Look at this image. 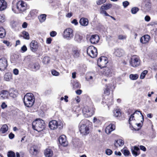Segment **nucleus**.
<instances>
[{
  "mask_svg": "<svg viewBox=\"0 0 157 157\" xmlns=\"http://www.w3.org/2000/svg\"><path fill=\"white\" fill-rule=\"evenodd\" d=\"M29 7L26 2L20 1L16 5H13L12 10L14 13H18L25 11Z\"/></svg>",
  "mask_w": 157,
  "mask_h": 157,
  "instance_id": "f257e3e1",
  "label": "nucleus"
},
{
  "mask_svg": "<svg viewBox=\"0 0 157 157\" xmlns=\"http://www.w3.org/2000/svg\"><path fill=\"white\" fill-rule=\"evenodd\" d=\"M32 127L33 129L40 132L45 128V123L42 120L40 119H37L33 122Z\"/></svg>",
  "mask_w": 157,
  "mask_h": 157,
  "instance_id": "f03ea898",
  "label": "nucleus"
},
{
  "mask_svg": "<svg viewBox=\"0 0 157 157\" xmlns=\"http://www.w3.org/2000/svg\"><path fill=\"white\" fill-rule=\"evenodd\" d=\"M67 49L71 52L72 55L75 58L78 57L80 54L81 50L77 46L72 44H68L67 45Z\"/></svg>",
  "mask_w": 157,
  "mask_h": 157,
  "instance_id": "7ed1b4c3",
  "label": "nucleus"
},
{
  "mask_svg": "<svg viewBox=\"0 0 157 157\" xmlns=\"http://www.w3.org/2000/svg\"><path fill=\"white\" fill-rule=\"evenodd\" d=\"M24 103L25 106L30 107L33 106L35 101V98L31 93L26 94L24 97Z\"/></svg>",
  "mask_w": 157,
  "mask_h": 157,
  "instance_id": "20e7f679",
  "label": "nucleus"
},
{
  "mask_svg": "<svg viewBox=\"0 0 157 157\" xmlns=\"http://www.w3.org/2000/svg\"><path fill=\"white\" fill-rule=\"evenodd\" d=\"M63 38L68 40H70L73 39L74 36V31L71 28L65 29L62 33Z\"/></svg>",
  "mask_w": 157,
  "mask_h": 157,
  "instance_id": "39448f33",
  "label": "nucleus"
},
{
  "mask_svg": "<svg viewBox=\"0 0 157 157\" xmlns=\"http://www.w3.org/2000/svg\"><path fill=\"white\" fill-rule=\"evenodd\" d=\"M85 120L82 121L79 125V130L82 136H86L90 132V128L88 125L85 124H82Z\"/></svg>",
  "mask_w": 157,
  "mask_h": 157,
  "instance_id": "423d86ee",
  "label": "nucleus"
},
{
  "mask_svg": "<svg viewBox=\"0 0 157 157\" xmlns=\"http://www.w3.org/2000/svg\"><path fill=\"white\" fill-rule=\"evenodd\" d=\"M83 114L85 117H88L91 116L94 113V109L91 107L85 106L82 109Z\"/></svg>",
  "mask_w": 157,
  "mask_h": 157,
  "instance_id": "0eeeda50",
  "label": "nucleus"
},
{
  "mask_svg": "<svg viewBox=\"0 0 157 157\" xmlns=\"http://www.w3.org/2000/svg\"><path fill=\"white\" fill-rule=\"evenodd\" d=\"M108 62V59L106 57L102 56L98 59L97 63L98 66L101 69H102L106 67Z\"/></svg>",
  "mask_w": 157,
  "mask_h": 157,
  "instance_id": "6e6552de",
  "label": "nucleus"
},
{
  "mask_svg": "<svg viewBox=\"0 0 157 157\" xmlns=\"http://www.w3.org/2000/svg\"><path fill=\"white\" fill-rule=\"evenodd\" d=\"M87 52L88 55L92 58L95 57L98 54L97 48L93 46H90L87 48Z\"/></svg>",
  "mask_w": 157,
  "mask_h": 157,
  "instance_id": "1a4fd4ad",
  "label": "nucleus"
},
{
  "mask_svg": "<svg viewBox=\"0 0 157 157\" xmlns=\"http://www.w3.org/2000/svg\"><path fill=\"white\" fill-rule=\"evenodd\" d=\"M130 63L132 67H136L140 65V60L137 56L134 55L132 56Z\"/></svg>",
  "mask_w": 157,
  "mask_h": 157,
  "instance_id": "9d476101",
  "label": "nucleus"
},
{
  "mask_svg": "<svg viewBox=\"0 0 157 157\" xmlns=\"http://www.w3.org/2000/svg\"><path fill=\"white\" fill-rule=\"evenodd\" d=\"M49 128L52 130H55L58 128L59 129L62 128L63 126L61 124H59L57 122L56 120H52L49 123Z\"/></svg>",
  "mask_w": 157,
  "mask_h": 157,
  "instance_id": "9b49d317",
  "label": "nucleus"
},
{
  "mask_svg": "<svg viewBox=\"0 0 157 157\" xmlns=\"http://www.w3.org/2000/svg\"><path fill=\"white\" fill-rule=\"evenodd\" d=\"M139 113H140V115H141V116H140V117H142V120H141V122H143L144 121V117L143 115H142L141 112L140 111L136 110L133 114L131 115V116L129 119L128 122L130 125H132V123L131 122L132 121H134V120H135V119L134 118V115H136L137 114H138Z\"/></svg>",
  "mask_w": 157,
  "mask_h": 157,
  "instance_id": "f8f14e48",
  "label": "nucleus"
},
{
  "mask_svg": "<svg viewBox=\"0 0 157 157\" xmlns=\"http://www.w3.org/2000/svg\"><path fill=\"white\" fill-rule=\"evenodd\" d=\"M31 50L33 52H35L37 51L38 48V44L37 41L33 40L30 44Z\"/></svg>",
  "mask_w": 157,
  "mask_h": 157,
  "instance_id": "ddd939ff",
  "label": "nucleus"
},
{
  "mask_svg": "<svg viewBox=\"0 0 157 157\" xmlns=\"http://www.w3.org/2000/svg\"><path fill=\"white\" fill-rule=\"evenodd\" d=\"M125 54L124 50L121 48L115 49L114 54L116 56L120 57L123 56Z\"/></svg>",
  "mask_w": 157,
  "mask_h": 157,
  "instance_id": "4468645a",
  "label": "nucleus"
},
{
  "mask_svg": "<svg viewBox=\"0 0 157 157\" xmlns=\"http://www.w3.org/2000/svg\"><path fill=\"white\" fill-rule=\"evenodd\" d=\"M59 143L63 146H66L67 145L66 137L64 135H61L59 137Z\"/></svg>",
  "mask_w": 157,
  "mask_h": 157,
  "instance_id": "2eb2a0df",
  "label": "nucleus"
},
{
  "mask_svg": "<svg viewBox=\"0 0 157 157\" xmlns=\"http://www.w3.org/2000/svg\"><path fill=\"white\" fill-rule=\"evenodd\" d=\"M7 65V60L6 58L0 59V69H6Z\"/></svg>",
  "mask_w": 157,
  "mask_h": 157,
  "instance_id": "dca6fc26",
  "label": "nucleus"
},
{
  "mask_svg": "<svg viewBox=\"0 0 157 157\" xmlns=\"http://www.w3.org/2000/svg\"><path fill=\"white\" fill-rule=\"evenodd\" d=\"M9 93L10 96L13 98L16 97L18 94L17 90L14 88L10 89Z\"/></svg>",
  "mask_w": 157,
  "mask_h": 157,
  "instance_id": "f3484780",
  "label": "nucleus"
},
{
  "mask_svg": "<svg viewBox=\"0 0 157 157\" xmlns=\"http://www.w3.org/2000/svg\"><path fill=\"white\" fill-rule=\"evenodd\" d=\"M150 39V36L148 35H145L142 36L140 39V41L142 44L148 43Z\"/></svg>",
  "mask_w": 157,
  "mask_h": 157,
  "instance_id": "a211bd4d",
  "label": "nucleus"
},
{
  "mask_svg": "<svg viewBox=\"0 0 157 157\" xmlns=\"http://www.w3.org/2000/svg\"><path fill=\"white\" fill-rule=\"evenodd\" d=\"M99 40V36L97 35H95L91 36L90 40L92 44H95L98 42Z\"/></svg>",
  "mask_w": 157,
  "mask_h": 157,
  "instance_id": "6ab92c4d",
  "label": "nucleus"
},
{
  "mask_svg": "<svg viewBox=\"0 0 157 157\" xmlns=\"http://www.w3.org/2000/svg\"><path fill=\"white\" fill-rule=\"evenodd\" d=\"M115 127L114 124H110L107 126L105 129V132L108 134H109L115 129Z\"/></svg>",
  "mask_w": 157,
  "mask_h": 157,
  "instance_id": "aec40b11",
  "label": "nucleus"
},
{
  "mask_svg": "<svg viewBox=\"0 0 157 157\" xmlns=\"http://www.w3.org/2000/svg\"><path fill=\"white\" fill-rule=\"evenodd\" d=\"M29 152L32 155H36L38 153V147L35 145L32 146L30 148Z\"/></svg>",
  "mask_w": 157,
  "mask_h": 157,
  "instance_id": "412c9836",
  "label": "nucleus"
},
{
  "mask_svg": "<svg viewBox=\"0 0 157 157\" xmlns=\"http://www.w3.org/2000/svg\"><path fill=\"white\" fill-rule=\"evenodd\" d=\"M9 91L7 90H2L1 91L0 94V98L2 99H6L8 98Z\"/></svg>",
  "mask_w": 157,
  "mask_h": 157,
  "instance_id": "4be33fe9",
  "label": "nucleus"
},
{
  "mask_svg": "<svg viewBox=\"0 0 157 157\" xmlns=\"http://www.w3.org/2000/svg\"><path fill=\"white\" fill-rule=\"evenodd\" d=\"M4 79L6 81H10L12 79V74L11 73L8 72L6 73L4 77Z\"/></svg>",
  "mask_w": 157,
  "mask_h": 157,
  "instance_id": "5701e85b",
  "label": "nucleus"
},
{
  "mask_svg": "<svg viewBox=\"0 0 157 157\" xmlns=\"http://www.w3.org/2000/svg\"><path fill=\"white\" fill-rule=\"evenodd\" d=\"M111 87V85L110 84L105 85V88L104 90V94L107 95H109L110 93V88Z\"/></svg>",
  "mask_w": 157,
  "mask_h": 157,
  "instance_id": "b1692460",
  "label": "nucleus"
},
{
  "mask_svg": "<svg viewBox=\"0 0 157 157\" xmlns=\"http://www.w3.org/2000/svg\"><path fill=\"white\" fill-rule=\"evenodd\" d=\"M44 154L46 157H51L52 156L53 152L51 149L47 148L45 150Z\"/></svg>",
  "mask_w": 157,
  "mask_h": 157,
  "instance_id": "393cba45",
  "label": "nucleus"
},
{
  "mask_svg": "<svg viewBox=\"0 0 157 157\" xmlns=\"http://www.w3.org/2000/svg\"><path fill=\"white\" fill-rule=\"evenodd\" d=\"M73 88V89H75L78 88H80L81 87V85L80 83L76 80H75L72 81L71 82Z\"/></svg>",
  "mask_w": 157,
  "mask_h": 157,
  "instance_id": "a878e982",
  "label": "nucleus"
},
{
  "mask_svg": "<svg viewBox=\"0 0 157 157\" xmlns=\"http://www.w3.org/2000/svg\"><path fill=\"white\" fill-rule=\"evenodd\" d=\"M79 23L82 25L86 26L88 25V21L87 18L82 17L80 20Z\"/></svg>",
  "mask_w": 157,
  "mask_h": 157,
  "instance_id": "bb28decb",
  "label": "nucleus"
},
{
  "mask_svg": "<svg viewBox=\"0 0 157 157\" xmlns=\"http://www.w3.org/2000/svg\"><path fill=\"white\" fill-rule=\"evenodd\" d=\"M6 3L4 0H0V11H2L6 9Z\"/></svg>",
  "mask_w": 157,
  "mask_h": 157,
  "instance_id": "cd10ccee",
  "label": "nucleus"
},
{
  "mask_svg": "<svg viewBox=\"0 0 157 157\" xmlns=\"http://www.w3.org/2000/svg\"><path fill=\"white\" fill-rule=\"evenodd\" d=\"M82 39V36L79 34L78 33L75 34L74 39L75 41L78 43H80Z\"/></svg>",
  "mask_w": 157,
  "mask_h": 157,
  "instance_id": "c85d7f7f",
  "label": "nucleus"
},
{
  "mask_svg": "<svg viewBox=\"0 0 157 157\" xmlns=\"http://www.w3.org/2000/svg\"><path fill=\"white\" fill-rule=\"evenodd\" d=\"M114 144L116 147L122 146L124 144V141L122 140L119 139L116 141Z\"/></svg>",
  "mask_w": 157,
  "mask_h": 157,
  "instance_id": "c756f323",
  "label": "nucleus"
},
{
  "mask_svg": "<svg viewBox=\"0 0 157 157\" xmlns=\"http://www.w3.org/2000/svg\"><path fill=\"white\" fill-rule=\"evenodd\" d=\"M151 5L150 3H146L144 7V11L145 12L149 11L151 10Z\"/></svg>",
  "mask_w": 157,
  "mask_h": 157,
  "instance_id": "7c9ffc66",
  "label": "nucleus"
},
{
  "mask_svg": "<svg viewBox=\"0 0 157 157\" xmlns=\"http://www.w3.org/2000/svg\"><path fill=\"white\" fill-rule=\"evenodd\" d=\"M6 33L5 29L2 27H0V37L2 38L5 37Z\"/></svg>",
  "mask_w": 157,
  "mask_h": 157,
  "instance_id": "2f4dec72",
  "label": "nucleus"
},
{
  "mask_svg": "<svg viewBox=\"0 0 157 157\" xmlns=\"http://www.w3.org/2000/svg\"><path fill=\"white\" fill-rule=\"evenodd\" d=\"M8 129V126L6 124H4L1 128L0 131L3 133H4L6 132Z\"/></svg>",
  "mask_w": 157,
  "mask_h": 157,
  "instance_id": "473e14b6",
  "label": "nucleus"
},
{
  "mask_svg": "<svg viewBox=\"0 0 157 157\" xmlns=\"http://www.w3.org/2000/svg\"><path fill=\"white\" fill-rule=\"evenodd\" d=\"M46 15L45 14L40 15L38 17V19L40 22L42 23L44 22L45 19Z\"/></svg>",
  "mask_w": 157,
  "mask_h": 157,
  "instance_id": "72a5a7b5",
  "label": "nucleus"
},
{
  "mask_svg": "<svg viewBox=\"0 0 157 157\" xmlns=\"http://www.w3.org/2000/svg\"><path fill=\"white\" fill-rule=\"evenodd\" d=\"M111 7L112 5L108 3L106 4H104L101 7V9H104L105 10H107L111 8Z\"/></svg>",
  "mask_w": 157,
  "mask_h": 157,
  "instance_id": "f704fd0d",
  "label": "nucleus"
},
{
  "mask_svg": "<svg viewBox=\"0 0 157 157\" xmlns=\"http://www.w3.org/2000/svg\"><path fill=\"white\" fill-rule=\"evenodd\" d=\"M103 74L106 76H111V73H110V69H103Z\"/></svg>",
  "mask_w": 157,
  "mask_h": 157,
  "instance_id": "c9c22d12",
  "label": "nucleus"
},
{
  "mask_svg": "<svg viewBox=\"0 0 157 157\" xmlns=\"http://www.w3.org/2000/svg\"><path fill=\"white\" fill-rule=\"evenodd\" d=\"M105 103L108 105H110L112 104L113 103L112 97H111V98L109 99L107 98V100H106Z\"/></svg>",
  "mask_w": 157,
  "mask_h": 157,
  "instance_id": "e433bc0d",
  "label": "nucleus"
},
{
  "mask_svg": "<svg viewBox=\"0 0 157 157\" xmlns=\"http://www.w3.org/2000/svg\"><path fill=\"white\" fill-rule=\"evenodd\" d=\"M22 34L24 38L27 40L29 39V35L28 32L24 31L23 32Z\"/></svg>",
  "mask_w": 157,
  "mask_h": 157,
  "instance_id": "4c0bfd02",
  "label": "nucleus"
},
{
  "mask_svg": "<svg viewBox=\"0 0 157 157\" xmlns=\"http://www.w3.org/2000/svg\"><path fill=\"white\" fill-rule=\"evenodd\" d=\"M139 77L138 75L137 74H131L129 75L130 78L132 80H136Z\"/></svg>",
  "mask_w": 157,
  "mask_h": 157,
  "instance_id": "58836bf2",
  "label": "nucleus"
},
{
  "mask_svg": "<svg viewBox=\"0 0 157 157\" xmlns=\"http://www.w3.org/2000/svg\"><path fill=\"white\" fill-rule=\"evenodd\" d=\"M49 61L50 58L48 56H46L43 59V62L45 64L48 63Z\"/></svg>",
  "mask_w": 157,
  "mask_h": 157,
  "instance_id": "ea45409f",
  "label": "nucleus"
},
{
  "mask_svg": "<svg viewBox=\"0 0 157 157\" xmlns=\"http://www.w3.org/2000/svg\"><path fill=\"white\" fill-rule=\"evenodd\" d=\"M139 10V9L138 7H134L131 9V12L132 14H135Z\"/></svg>",
  "mask_w": 157,
  "mask_h": 157,
  "instance_id": "a19ab883",
  "label": "nucleus"
},
{
  "mask_svg": "<svg viewBox=\"0 0 157 157\" xmlns=\"http://www.w3.org/2000/svg\"><path fill=\"white\" fill-rule=\"evenodd\" d=\"M148 71L144 70L141 74L140 78L141 79H144L145 77V75L147 74Z\"/></svg>",
  "mask_w": 157,
  "mask_h": 157,
  "instance_id": "79ce46f5",
  "label": "nucleus"
},
{
  "mask_svg": "<svg viewBox=\"0 0 157 157\" xmlns=\"http://www.w3.org/2000/svg\"><path fill=\"white\" fill-rule=\"evenodd\" d=\"M114 116L115 117H117L121 115V113L119 110H116L113 111Z\"/></svg>",
  "mask_w": 157,
  "mask_h": 157,
  "instance_id": "37998d69",
  "label": "nucleus"
},
{
  "mask_svg": "<svg viewBox=\"0 0 157 157\" xmlns=\"http://www.w3.org/2000/svg\"><path fill=\"white\" fill-rule=\"evenodd\" d=\"M7 155L8 157H16L15 153L12 151L8 152Z\"/></svg>",
  "mask_w": 157,
  "mask_h": 157,
  "instance_id": "c03bdc74",
  "label": "nucleus"
},
{
  "mask_svg": "<svg viewBox=\"0 0 157 157\" xmlns=\"http://www.w3.org/2000/svg\"><path fill=\"white\" fill-rule=\"evenodd\" d=\"M40 65L38 63H36L33 64L32 67H31L32 68L39 69L40 68Z\"/></svg>",
  "mask_w": 157,
  "mask_h": 157,
  "instance_id": "a18cd8bd",
  "label": "nucleus"
},
{
  "mask_svg": "<svg viewBox=\"0 0 157 157\" xmlns=\"http://www.w3.org/2000/svg\"><path fill=\"white\" fill-rule=\"evenodd\" d=\"M5 21V16L3 14H0V23H2Z\"/></svg>",
  "mask_w": 157,
  "mask_h": 157,
  "instance_id": "49530a36",
  "label": "nucleus"
},
{
  "mask_svg": "<svg viewBox=\"0 0 157 157\" xmlns=\"http://www.w3.org/2000/svg\"><path fill=\"white\" fill-rule=\"evenodd\" d=\"M106 1V0H97L96 3L98 5H100L104 3Z\"/></svg>",
  "mask_w": 157,
  "mask_h": 157,
  "instance_id": "de8ad7c7",
  "label": "nucleus"
},
{
  "mask_svg": "<svg viewBox=\"0 0 157 157\" xmlns=\"http://www.w3.org/2000/svg\"><path fill=\"white\" fill-rule=\"evenodd\" d=\"M126 37V35H120L118 36V39L121 40L125 39Z\"/></svg>",
  "mask_w": 157,
  "mask_h": 157,
  "instance_id": "09e8293b",
  "label": "nucleus"
},
{
  "mask_svg": "<svg viewBox=\"0 0 157 157\" xmlns=\"http://www.w3.org/2000/svg\"><path fill=\"white\" fill-rule=\"evenodd\" d=\"M131 151L132 154L135 156H137L140 154V152H137L135 151H134V150H133V148H132Z\"/></svg>",
  "mask_w": 157,
  "mask_h": 157,
  "instance_id": "8fccbe9b",
  "label": "nucleus"
},
{
  "mask_svg": "<svg viewBox=\"0 0 157 157\" xmlns=\"http://www.w3.org/2000/svg\"><path fill=\"white\" fill-rule=\"evenodd\" d=\"M112 153L113 151L109 149H107L105 150V153L107 155H110Z\"/></svg>",
  "mask_w": 157,
  "mask_h": 157,
  "instance_id": "3c124183",
  "label": "nucleus"
},
{
  "mask_svg": "<svg viewBox=\"0 0 157 157\" xmlns=\"http://www.w3.org/2000/svg\"><path fill=\"white\" fill-rule=\"evenodd\" d=\"M51 72L53 75L57 76L59 75V73L54 69Z\"/></svg>",
  "mask_w": 157,
  "mask_h": 157,
  "instance_id": "603ef678",
  "label": "nucleus"
},
{
  "mask_svg": "<svg viewBox=\"0 0 157 157\" xmlns=\"http://www.w3.org/2000/svg\"><path fill=\"white\" fill-rule=\"evenodd\" d=\"M50 36L52 37L55 36L57 35V33L55 31H52L50 33Z\"/></svg>",
  "mask_w": 157,
  "mask_h": 157,
  "instance_id": "864d4df0",
  "label": "nucleus"
},
{
  "mask_svg": "<svg viewBox=\"0 0 157 157\" xmlns=\"http://www.w3.org/2000/svg\"><path fill=\"white\" fill-rule=\"evenodd\" d=\"M129 4V2L127 1H125L123 2V5L124 8H126Z\"/></svg>",
  "mask_w": 157,
  "mask_h": 157,
  "instance_id": "5fc2aeb1",
  "label": "nucleus"
},
{
  "mask_svg": "<svg viewBox=\"0 0 157 157\" xmlns=\"http://www.w3.org/2000/svg\"><path fill=\"white\" fill-rule=\"evenodd\" d=\"M3 43L4 44H6V45L8 47H10L11 45V43L7 40H4L3 41Z\"/></svg>",
  "mask_w": 157,
  "mask_h": 157,
  "instance_id": "6e6d98bb",
  "label": "nucleus"
},
{
  "mask_svg": "<svg viewBox=\"0 0 157 157\" xmlns=\"http://www.w3.org/2000/svg\"><path fill=\"white\" fill-rule=\"evenodd\" d=\"M93 77L91 76L87 75L86 77V79L88 81H90L92 80Z\"/></svg>",
  "mask_w": 157,
  "mask_h": 157,
  "instance_id": "4d7b16f0",
  "label": "nucleus"
},
{
  "mask_svg": "<svg viewBox=\"0 0 157 157\" xmlns=\"http://www.w3.org/2000/svg\"><path fill=\"white\" fill-rule=\"evenodd\" d=\"M123 154L125 156H128L129 155V151L127 150H124Z\"/></svg>",
  "mask_w": 157,
  "mask_h": 157,
  "instance_id": "13d9d810",
  "label": "nucleus"
},
{
  "mask_svg": "<svg viewBox=\"0 0 157 157\" xmlns=\"http://www.w3.org/2000/svg\"><path fill=\"white\" fill-rule=\"evenodd\" d=\"M144 20L145 21L149 22L151 20V18L149 16L147 15L145 17Z\"/></svg>",
  "mask_w": 157,
  "mask_h": 157,
  "instance_id": "bf43d9fd",
  "label": "nucleus"
},
{
  "mask_svg": "<svg viewBox=\"0 0 157 157\" xmlns=\"http://www.w3.org/2000/svg\"><path fill=\"white\" fill-rule=\"evenodd\" d=\"M133 150L139 152H140L139 148L136 146H134L133 147Z\"/></svg>",
  "mask_w": 157,
  "mask_h": 157,
  "instance_id": "052dcab7",
  "label": "nucleus"
},
{
  "mask_svg": "<svg viewBox=\"0 0 157 157\" xmlns=\"http://www.w3.org/2000/svg\"><path fill=\"white\" fill-rule=\"evenodd\" d=\"M52 39L51 37H49L47 39L46 43L47 44H50L51 43Z\"/></svg>",
  "mask_w": 157,
  "mask_h": 157,
  "instance_id": "680f3d73",
  "label": "nucleus"
},
{
  "mask_svg": "<svg viewBox=\"0 0 157 157\" xmlns=\"http://www.w3.org/2000/svg\"><path fill=\"white\" fill-rule=\"evenodd\" d=\"M21 50L23 52H25L27 50L26 47L25 45H24L21 48Z\"/></svg>",
  "mask_w": 157,
  "mask_h": 157,
  "instance_id": "e2e57ef3",
  "label": "nucleus"
},
{
  "mask_svg": "<svg viewBox=\"0 0 157 157\" xmlns=\"http://www.w3.org/2000/svg\"><path fill=\"white\" fill-rule=\"evenodd\" d=\"M1 107L2 109H4L7 107V105L5 102H3L1 105Z\"/></svg>",
  "mask_w": 157,
  "mask_h": 157,
  "instance_id": "0e129e2a",
  "label": "nucleus"
},
{
  "mask_svg": "<svg viewBox=\"0 0 157 157\" xmlns=\"http://www.w3.org/2000/svg\"><path fill=\"white\" fill-rule=\"evenodd\" d=\"M14 136V135L11 132L9 135V137L10 139H13Z\"/></svg>",
  "mask_w": 157,
  "mask_h": 157,
  "instance_id": "69168bd1",
  "label": "nucleus"
},
{
  "mask_svg": "<svg viewBox=\"0 0 157 157\" xmlns=\"http://www.w3.org/2000/svg\"><path fill=\"white\" fill-rule=\"evenodd\" d=\"M28 24L26 22H24L22 25V27L24 28H26L27 27Z\"/></svg>",
  "mask_w": 157,
  "mask_h": 157,
  "instance_id": "338daca9",
  "label": "nucleus"
},
{
  "mask_svg": "<svg viewBox=\"0 0 157 157\" xmlns=\"http://www.w3.org/2000/svg\"><path fill=\"white\" fill-rule=\"evenodd\" d=\"M140 148L141 150L144 151H145L146 150V147L140 145Z\"/></svg>",
  "mask_w": 157,
  "mask_h": 157,
  "instance_id": "774afa93",
  "label": "nucleus"
}]
</instances>
